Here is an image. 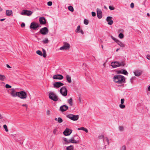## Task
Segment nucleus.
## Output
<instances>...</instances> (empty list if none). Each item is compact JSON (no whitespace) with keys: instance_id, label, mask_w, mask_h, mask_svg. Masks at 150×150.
<instances>
[{"instance_id":"1","label":"nucleus","mask_w":150,"mask_h":150,"mask_svg":"<svg viewBox=\"0 0 150 150\" xmlns=\"http://www.w3.org/2000/svg\"><path fill=\"white\" fill-rule=\"evenodd\" d=\"M113 79L114 82L118 84H122L125 82V77L120 75H115Z\"/></svg>"},{"instance_id":"2","label":"nucleus","mask_w":150,"mask_h":150,"mask_svg":"<svg viewBox=\"0 0 150 150\" xmlns=\"http://www.w3.org/2000/svg\"><path fill=\"white\" fill-rule=\"evenodd\" d=\"M125 65V62L124 61H121L120 62L115 61L111 63V66L113 68L120 66H124Z\"/></svg>"},{"instance_id":"3","label":"nucleus","mask_w":150,"mask_h":150,"mask_svg":"<svg viewBox=\"0 0 150 150\" xmlns=\"http://www.w3.org/2000/svg\"><path fill=\"white\" fill-rule=\"evenodd\" d=\"M49 97L50 99L54 101H57L58 100V96L55 93L53 92H50L49 93Z\"/></svg>"},{"instance_id":"4","label":"nucleus","mask_w":150,"mask_h":150,"mask_svg":"<svg viewBox=\"0 0 150 150\" xmlns=\"http://www.w3.org/2000/svg\"><path fill=\"white\" fill-rule=\"evenodd\" d=\"M74 137L76 138V140H75L74 138H72L68 140V143H73L74 144H79L80 143L79 137L78 135H75Z\"/></svg>"},{"instance_id":"5","label":"nucleus","mask_w":150,"mask_h":150,"mask_svg":"<svg viewBox=\"0 0 150 150\" xmlns=\"http://www.w3.org/2000/svg\"><path fill=\"white\" fill-rule=\"evenodd\" d=\"M67 117L73 121H76L79 118V116L78 115H75L72 114H69L67 115Z\"/></svg>"},{"instance_id":"6","label":"nucleus","mask_w":150,"mask_h":150,"mask_svg":"<svg viewBox=\"0 0 150 150\" xmlns=\"http://www.w3.org/2000/svg\"><path fill=\"white\" fill-rule=\"evenodd\" d=\"M22 99H25L27 97V94L24 91L18 92V96Z\"/></svg>"},{"instance_id":"7","label":"nucleus","mask_w":150,"mask_h":150,"mask_svg":"<svg viewBox=\"0 0 150 150\" xmlns=\"http://www.w3.org/2000/svg\"><path fill=\"white\" fill-rule=\"evenodd\" d=\"M33 13V12L30 11L26 10H23L21 11V14L23 15L29 16L31 15Z\"/></svg>"},{"instance_id":"8","label":"nucleus","mask_w":150,"mask_h":150,"mask_svg":"<svg viewBox=\"0 0 150 150\" xmlns=\"http://www.w3.org/2000/svg\"><path fill=\"white\" fill-rule=\"evenodd\" d=\"M60 93L64 96H66L67 95V90L65 86L62 87L60 90Z\"/></svg>"},{"instance_id":"9","label":"nucleus","mask_w":150,"mask_h":150,"mask_svg":"<svg viewBox=\"0 0 150 150\" xmlns=\"http://www.w3.org/2000/svg\"><path fill=\"white\" fill-rule=\"evenodd\" d=\"M40 25L35 22H32L30 24V28L33 29L34 30L36 29L39 27Z\"/></svg>"},{"instance_id":"10","label":"nucleus","mask_w":150,"mask_h":150,"mask_svg":"<svg viewBox=\"0 0 150 150\" xmlns=\"http://www.w3.org/2000/svg\"><path fill=\"white\" fill-rule=\"evenodd\" d=\"M70 47V45L67 42H65L64 43V45L63 46L60 47V50H67L69 49Z\"/></svg>"},{"instance_id":"11","label":"nucleus","mask_w":150,"mask_h":150,"mask_svg":"<svg viewBox=\"0 0 150 150\" xmlns=\"http://www.w3.org/2000/svg\"><path fill=\"white\" fill-rule=\"evenodd\" d=\"M49 30L47 28L45 27L40 29L39 33L43 35H46L48 32Z\"/></svg>"},{"instance_id":"12","label":"nucleus","mask_w":150,"mask_h":150,"mask_svg":"<svg viewBox=\"0 0 150 150\" xmlns=\"http://www.w3.org/2000/svg\"><path fill=\"white\" fill-rule=\"evenodd\" d=\"M10 90H11L10 94L12 97H15L18 96V92H16L15 89L13 88H12Z\"/></svg>"},{"instance_id":"13","label":"nucleus","mask_w":150,"mask_h":150,"mask_svg":"<svg viewBox=\"0 0 150 150\" xmlns=\"http://www.w3.org/2000/svg\"><path fill=\"white\" fill-rule=\"evenodd\" d=\"M53 86L54 88H58L64 85V84L61 82H55L53 83Z\"/></svg>"},{"instance_id":"14","label":"nucleus","mask_w":150,"mask_h":150,"mask_svg":"<svg viewBox=\"0 0 150 150\" xmlns=\"http://www.w3.org/2000/svg\"><path fill=\"white\" fill-rule=\"evenodd\" d=\"M72 131L71 130L68 128H66L64 132L63 133L65 136H68L71 134L72 133Z\"/></svg>"},{"instance_id":"15","label":"nucleus","mask_w":150,"mask_h":150,"mask_svg":"<svg viewBox=\"0 0 150 150\" xmlns=\"http://www.w3.org/2000/svg\"><path fill=\"white\" fill-rule=\"evenodd\" d=\"M53 78L55 79L62 80L63 78V76L60 74H57L53 76Z\"/></svg>"},{"instance_id":"16","label":"nucleus","mask_w":150,"mask_h":150,"mask_svg":"<svg viewBox=\"0 0 150 150\" xmlns=\"http://www.w3.org/2000/svg\"><path fill=\"white\" fill-rule=\"evenodd\" d=\"M97 15L98 18L100 19L102 18V12L101 11L100 9L97 8Z\"/></svg>"},{"instance_id":"17","label":"nucleus","mask_w":150,"mask_h":150,"mask_svg":"<svg viewBox=\"0 0 150 150\" xmlns=\"http://www.w3.org/2000/svg\"><path fill=\"white\" fill-rule=\"evenodd\" d=\"M68 109L67 106L64 105L61 106L59 108L60 110L62 112H64L67 110Z\"/></svg>"},{"instance_id":"18","label":"nucleus","mask_w":150,"mask_h":150,"mask_svg":"<svg viewBox=\"0 0 150 150\" xmlns=\"http://www.w3.org/2000/svg\"><path fill=\"white\" fill-rule=\"evenodd\" d=\"M112 18L110 16H108L107 18L106 21L108 22V24L109 25H112L113 23V21L112 20Z\"/></svg>"},{"instance_id":"19","label":"nucleus","mask_w":150,"mask_h":150,"mask_svg":"<svg viewBox=\"0 0 150 150\" xmlns=\"http://www.w3.org/2000/svg\"><path fill=\"white\" fill-rule=\"evenodd\" d=\"M39 21L40 24H41L43 25L46 23V20L44 17H40Z\"/></svg>"},{"instance_id":"20","label":"nucleus","mask_w":150,"mask_h":150,"mask_svg":"<svg viewBox=\"0 0 150 150\" xmlns=\"http://www.w3.org/2000/svg\"><path fill=\"white\" fill-rule=\"evenodd\" d=\"M75 32L76 33H81L82 34H84V32L82 30L80 29V25H78L77 28L75 30Z\"/></svg>"},{"instance_id":"21","label":"nucleus","mask_w":150,"mask_h":150,"mask_svg":"<svg viewBox=\"0 0 150 150\" xmlns=\"http://www.w3.org/2000/svg\"><path fill=\"white\" fill-rule=\"evenodd\" d=\"M142 71L141 70H136L134 73L135 76H140L142 74Z\"/></svg>"},{"instance_id":"22","label":"nucleus","mask_w":150,"mask_h":150,"mask_svg":"<svg viewBox=\"0 0 150 150\" xmlns=\"http://www.w3.org/2000/svg\"><path fill=\"white\" fill-rule=\"evenodd\" d=\"M118 73H119L122 74L127 75L128 74L127 72L124 69H121V70L118 71Z\"/></svg>"},{"instance_id":"23","label":"nucleus","mask_w":150,"mask_h":150,"mask_svg":"<svg viewBox=\"0 0 150 150\" xmlns=\"http://www.w3.org/2000/svg\"><path fill=\"white\" fill-rule=\"evenodd\" d=\"M12 11L11 10H7L6 11V14L7 16H10L12 13Z\"/></svg>"},{"instance_id":"24","label":"nucleus","mask_w":150,"mask_h":150,"mask_svg":"<svg viewBox=\"0 0 150 150\" xmlns=\"http://www.w3.org/2000/svg\"><path fill=\"white\" fill-rule=\"evenodd\" d=\"M118 45H119L121 47H125V45L122 42L118 40L116 42Z\"/></svg>"},{"instance_id":"25","label":"nucleus","mask_w":150,"mask_h":150,"mask_svg":"<svg viewBox=\"0 0 150 150\" xmlns=\"http://www.w3.org/2000/svg\"><path fill=\"white\" fill-rule=\"evenodd\" d=\"M66 80L69 83H70L71 82V76L68 75H66Z\"/></svg>"},{"instance_id":"26","label":"nucleus","mask_w":150,"mask_h":150,"mask_svg":"<svg viewBox=\"0 0 150 150\" xmlns=\"http://www.w3.org/2000/svg\"><path fill=\"white\" fill-rule=\"evenodd\" d=\"M6 77L5 75L0 74V81H3L6 79Z\"/></svg>"},{"instance_id":"27","label":"nucleus","mask_w":150,"mask_h":150,"mask_svg":"<svg viewBox=\"0 0 150 150\" xmlns=\"http://www.w3.org/2000/svg\"><path fill=\"white\" fill-rule=\"evenodd\" d=\"M66 150H74L73 146H70L67 147L66 148Z\"/></svg>"},{"instance_id":"28","label":"nucleus","mask_w":150,"mask_h":150,"mask_svg":"<svg viewBox=\"0 0 150 150\" xmlns=\"http://www.w3.org/2000/svg\"><path fill=\"white\" fill-rule=\"evenodd\" d=\"M68 9L71 12H73L74 11L73 7L71 6H69L68 7Z\"/></svg>"},{"instance_id":"29","label":"nucleus","mask_w":150,"mask_h":150,"mask_svg":"<svg viewBox=\"0 0 150 150\" xmlns=\"http://www.w3.org/2000/svg\"><path fill=\"white\" fill-rule=\"evenodd\" d=\"M42 51L43 52V54L42 55L43 56V57H46L47 54H46V52L45 50V49H42Z\"/></svg>"},{"instance_id":"30","label":"nucleus","mask_w":150,"mask_h":150,"mask_svg":"<svg viewBox=\"0 0 150 150\" xmlns=\"http://www.w3.org/2000/svg\"><path fill=\"white\" fill-rule=\"evenodd\" d=\"M68 103L71 106L72 105V99L71 98L69 99L68 100Z\"/></svg>"},{"instance_id":"31","label":"nucleus","mask_w":150,"mask_h":150,"mask_svg":"<svg viewBox=\"0 0 150 150\" xmlns=\"http://www.w3.org/2000/svg\"><path fill=\"white\" fill-rule=\"evenodd\" d=\"M43 43L46 44L47 43L49 42V40L47 38H45V40L43 41Z\"/></svg>"},{"instance_id":"32","label":"nucleus","mask_w":150,"mask_h":150,"mask_svg":"<svg viewBox=\"0 0 150 150\" xmlns=\"http://www.w3.org/2000/svg\"><path fill=\"white\" fill-rule=\"evenodd\" d=\"M36 53L37 54L40 56H42V52L40 50H38L36 52Z\"/></svg>"},{"instance_id":"33","label":"nucleus","mask_w":150,"mask_h":150,"mask_svg":"<svg viewBox=\"0 0 150 150\" xmlns=\"http://www.w3.org/2000/svg\"><path fill=\"white\" fill-rule=\"evenodd\" d=\"M57 121L58 123H61L63 122V120L61 117H59L57 119Z\"/></svg>"},{"instance_id":"34","label":"nucleus","mask_w":150,"mask_h":150,"mask_svg":"<svg viewBox=\"0 0 150 150\" xmlns=\"http://www.w3.org/2000/svg\"><path fill=\"white\" fill-rule=\"evenodd\" d=\"M3 127L5 129V130L6 132H8V129L7 126L6 125H3Z\"/></svg>"},{"instance_id":"35","label":"nucleus","mask_w":150,"mask_h":150,"mask_svg":"<svg viewBox=\"0 0 150 150\" xmlns=\"http://www.w3.org/2000/svg\"><path fill=\"white\" fill-rule=\"evenodd\" d=\"M118 36L120 39H122L124 38V35L122 33H120L119 34Z\"/></svg>"},{"instance_id":"36","label":"nucleus","mask_w":150,"mask_h":150,"mask_svg":"<svg viewBox=\"0 0 150 150\" xmlns=\"http://www.w3.org/2000/svg\"><path fill=\"white\" fill-rule=\"evenodd\" d=\"M88 21L86 19H84V23L85 25H88Z\"/></svg>"},{"instance_id":"37","label":"nucleus","mask_w":150,"mask_h":150,"mask_svg":"<svg viewBox=\"0 0 150 150\" xmlns=\"http://www.w3.org/2000/svg\"><path fill=\"white\" fill-rule=\"evenodd\" d=\"M119 107L121 109H124L125 107V105L122 104H121L120 105Z\"/></svg>"},{"instance_id":"38","label":"nucleus","mask_w":150,"mask_h":150,"mask_svg":"<svg viewBox=\"0 0 150 150\" xmlns=\"http://www.w3.org/2000/svg\"><path fill=\"white\" fill-rule=\"evenodd\" d=\"M5 87L7 88H11V86L8 84H6L5 85Z\"/></svg>"},{"instance_id":"39","label":"nucleus","mask_w":150,"mask_h":150,"mask_svg":"<svg viewBox=\"0 0 150 150\" xmlns=\"http://www.w3.org/2000/svg\"><path fill=\"white\" fill-rule=\"evenodd\" d=\"M124 129V127L123 126H120L119 127V129L120 131H123Z\"/></svg>"},{"instance_id":"40","label":"nucleus","mask_w":150,"mask_h":150,"mask_svg":"<svg viewBox=\"0 0 150 150\" xmlns=\"http://www.w3.org/2000/svg\"><path fill=\"white\" fill-rule=\"evenodd\" d=\"M126 146H123L121 148L120 150H126Z\"/></svg>"},{"instance_id":"41","label":"nucleus","mask_w":150,"mask_h":150,"mask_svg":"<svg viewBox=\"0 0 150 150\" xmlns=\"http://www.w3.org/2000/svg\"><path fill=\"white\" fill-rule=\"evenodd\" d=\"M109 8L111 10H113L115 9L114 7L112 6H109Z\"/></svg>"},{"instance_id":"42","label":"nucleus","mask_w":150,"mask_h":150,"mask_svg":"<svg viewBox=\"0 0 150 150\" xmlns=\"http://www.w3.org/2000/svg\"><path fill=\"white\" fill-rule=\"evenodd\" d=\"M47 5L48 6H51L52 5V2L51 1H49L47 2Z\"/></svg>"},{"instance_id":"43","label":"nucleus","mask_w":150,"mask_h":150,"mask_svg":"<svg viewBox=\"0 0 150 150\" xmlns=\"http://www.w3.org/2000/svg\"><path fill=\"white\" fill-rule=\"evenodd\" d=\"M85 128L84 127H80V128H78V130H83L84 131V129H85Z\"/></svg>"},{"instance_id":"44","label":"nucleus","mask_w":150,"mask_h":150,"mask_svg":"<svg viewBox=\"0 0 150 150\" xmlns=\"http://www.w3.org/2000/svg\"><path fill=\"white\" fill-rule=\"evenodd\" d=\"M98 137L99 139H103L104 140V137L103 135H100Z\"/></svg>"},{"instance_id":"45","label":"nucleus","mask_w":150,"mask_h":150,"mask_svg":"<svg viewBox=\"0 0 150 150\" xmlns=\"http://www.w3.org/2000/svg\"><path fill=\"white\" fill-rule=\"evenodd\" d=\"M63 140L65 142L67 143H68V140H68L66 138H63Z\"/></svg>"},{"instance_id":"46","label":"nucleus","mask_w":150,"mask_h":150,"mask_svg":"<svg viewBox=\"0 0 150 150\" xmlns=\"http://www.w3.org/2000/svg\"><path fill=\"white\" fill-rule=\"evenodd\" d=\"M111 37L112 38L113 40H114V41H115V42H117V41L118 40H117V39H116V38H114V37H113V36H111Z\"/></svg>"},{"instance_id":"47","label":"nucleus","mask_w":150,"mask_h":150,"mask_svg":"<svg viewBox=\"0 0 150 150\" xmlns=\"http://www.w3.org/2000/svg\"><path fill=\"white\" fill-rule=\"evenodd\" d=\"M125 100L124 99H121V104H123L124 103Z\"/></svg>"},{"instance_id":"48","label":"nucleus","mask_w":150,"mask_h":150,"mask_svg":"<svg viewBox=\"0 0 150 150\" xmlns=\"http://www.w3.org/2000/svg\"><path fill=\"white\" fill-rule=\"evenodd\" d=\"M47 114V115H50V111L49 110H47L46 112Z\"/></svg>"},{"instance_id":"49","label":"nucleus","mask_w":150,"mask_h":150,"mask_svg":"<svg viewBox=\"0 0 150 150\" xmlns=\"http://www.w3.org/2000/svg\"><path fill=\"white\" fill-rule=\"evenodd\" d=\"M92 15L93 16H96V13L95 12H92L91 13Z\"/></svg>"},{"instance_id":"50","label":"nucleus","mask_w":150,"mask_h":150,"mask_svg":"<svg viewBox=\"0 0 150 150\" xmlns=\"http://www.w3.org/2000/svg\"><path fill=\"white\" fill-rule=\"evenodd\" d=\"M134 5L133 3H132L131 4L130 7L131 8H133L134 7Z\"/></svg>"},{"instance_id":"51","label":"nucleus","mask_w":150,"mask_h":150,"mask_svg":"<svg viewBox=\"0 0 150 150\" xmlns=\"http://www.w3.org/2000/svg\"><path fill=\"white\" fill-rule=\"evenodd\" d=\"M123 31H124V30L123 29H120L119 30H118V33H120V32H121V33L123 32Z\"/></svg>"},{"instance_id":"52","label":"nucleus","mask_w":150,"mask_h":150,"mask_svg":"<svg viewBox=\"0 0 150 150\" xmlns=\"http://www.w3.org/2000/svg\"><path fill=\"white\" fill-rule=\"evenodd\" d=\"M25 26V23H22L21 25V26L22 28L24 27Z\"/></svg>"},{"instance_id":"53","label":"nucleus","mask_w":150,"mask_h":150,"mask_svg":"<svg viewBox=\"0 0 150 150\" xmlns=\"http://www.w3.org/2000/svg\"><path fill=\"white\" fill-rule=\"evenodd\" d=\"M57 131V129H54L53 133L54 134H55L56 133V132Z\"/></svg>"},{"instance_id":"54","label":"nucleus","mask_w":150,"mask_h":150,"mask_svg":"<svg viewBox=\"0 0 150 150\" xmlns=\"http://www.w3.org/2000/svg\"><path fill=\"white\" fill-rule=\"evenodd\" d=\"M146 58L150 60V55L149 54L147 55Z\"/></svg>"},{"instance_id":"55","label":"nucleus","mask_w":150,"mask_h":150,"mask_svg":"<svg viewBox=\"0 0 150 150\" xmlns=\"http://www.w3.org/2000/svg\"><path fill=\"white\" fill-rule=\"evenodd\" d=\"M134 77H132L130 79V82H131V83H132L133 82V79H134Z\"/></svg>"},{"instance_id":"56","label":"nucleus","mask_w":150,"mask_h":150,"mask_svg":"<svg viewBox=\"0 0 150 150\" xmlns=\"http://www.w3.org/2000/svg\"><path fill=\"white\" fill-rule=\"evenodd\" d=\"M22 106L25 107L26 108H27V105L26 104H23L22 105Z\"/></svg>"},{"instance_id":"57","label":"nucleus","mask_w":150,"mask_h":150,"mask_svg":"<svg viewBox=\"0 0 150 150\" xmlns=\"http://www.w3.org/2000/svg\"><path fill=\"white\" fill-rule=\"evenodd\" d=\"M84 131H85L86 133H88V132L87 129L86 128H85Z\"/></svg>"},{"instance_id":"58","label":"nucleus","mask_w":150,"mask_h":150,"mask_svg":"<svg viewBox=\"0 0 150 150\" xmlns=\"http://www.w3.org/2000/svg\"><path fill=\"white\" fill-rule=\"evenodd\" d=\"M106 139V141H107V142H108V144H109V140L108 139V138L107 137H106L105 138Z\"/></svg>"},{"instance_id":"59","label":"nucleus","mask_w":150,"mask_h":150,"mask_svg":"<svg viewBox=\"0 0 150 150\" xmlns=\"http://www.w3.org/2000/svg\"><path fill=\"white\" fill-rule=\"evenodd\" d=\"M6 67L7 68H11V67H10V66L8 64H6Z\"/></svg>"},{"instance_id":"60","label":"nucleus","mask_w":150,"mask_h":150,"mask_svg":"<svg viewBox=\"0 0 150 150\" xmlns=\"http://www.w3.org/2000/svg\"><path fill=\"white\" fill-rule=\"evenodd\" d=\"M5 18L1 19H0V21H4L5 20Z\"/></svg>"},{"instance_id":"61","label":"nucleus","mask_w":150,"mask_h":150,"mask_svg":"<svg viewBox=\"0 0 150 150\" xmlns=\"http://www.w3.org/2000/svg\"><path fill=\"white\" fill-rule=\"evenodd\" d=\"M148 90L149 91H150V86L148 87Z\"/></svg>"},{"instance_id":"62","label":"nucleus","mask_w":150,"mask_h":150,"mask_svg":"<svg viewBox=\"0 0 150 150\" xmlns=\"http://www.w3.org/2000/svg\"><path fill=\"white\" fill-rule=\"evenodd\" d=\"M3 118V117L1 115V114H0V119H1Z\"/></svg>"},{"instance_id":"63","label":"nucleus","mask_w":150,"mask_h":150,"mask_svg":"<svg viewBox=\"0 0 150 150\" xmlns=\"http://www.w3.org/2000/svg\"><path fill=\"white\" fill-rule=\"evenodd\" d=\"M2 9L0 7V12L1 11H2Z\"/></svg>"},{"instance_id":"64","label":"nucleus","mask_w":150,"mask_h":150,"mask_svg":"<svg viewBox=\"0 0 150 150\" xmlns=\"http://www.w3.org/2000/svg\"><path fill=\"white\" fill-rule=\"evenodd\" d=\"M101 47L102 48V49L103 50V45H101Z\"/></svg>"}]
</instances>
